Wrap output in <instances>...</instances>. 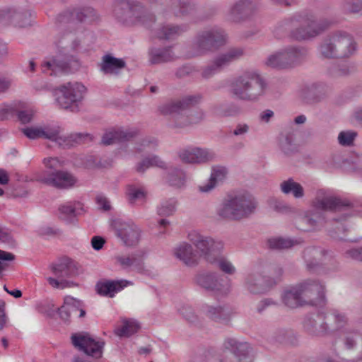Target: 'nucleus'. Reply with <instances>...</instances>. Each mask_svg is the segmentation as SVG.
Listing matches in <instances>:
<instances>
[{
  "instance_id": "f257e3e1",
  "label": "nucleus",
  "mask_w": 362,
  "mask_h": 362,
  "mask_svg": "<svg viewBox=\"0 0 362 362\" xmlns=\"http://www.w3.org/2000/svg\"><path fill=\"white\" fill-rule=\"evenodd\" d=\"M21 131L30 139H47L63 148H69L93 139L92 136L87 133L65 134L62 127L55 122L32 125L23 128Z\"/></svg>"
},
{
  "instance_id": "f03ea898",
  "label": "nucleus",
  "mask_w": 362,
  "mask_h": 362,
  "mask_svg": "<svg viewBox=\"0 0 362 362\" xmlns=\"http://www.w3.org/2000/svg\"><path fill=\"white\" fill-rule=\"evenodd\" d=\"M257 206V200L248 193L228 194L216 206L215 214L220 220L240 221L252 214Z\"/></svg>"
},
{
  "instance_id": "7ed1b4c3",
  "label": "nucleus",
  "mask_w": 362,
  "mask_h": 362,
  "mask_svg": "<svg viewBox=\"0 0 362 362\" xmlns=\"http://www.w3.org/2000/svg\"><path fill=\"white\" fill-rule=\"evenodd\" d=\"M281 297L284 304L289 308L307 303L321 305L325 301V287L320 282L308 279L296 286L286 288Z\"/></svg>"
},
{
  "instance_id": "20e7f679",
  "label": "nucleus",
  "mask_w": 362,
  "mask_h": 362,
  "mask_svg": "<svg viewBox=\"0 0 362 362\" xmlns=\"http://www.w3.org/2000/svg\"><path fill=\"white\" fill-rule=\"evenodd\" d=\"M332 23L330 20H316L315 16L308 12L296 13L285 21L291 30V36L298 40L314 38L327 29Z\"/></svg>"
},
{
  "instance_id": "39448f33",
  "label": "nucleus",
  "mask_w": 362,
  "mask_h": 362,
  "mask_svg": "<svg viewBox=\"0 0 362 362\" xmlns=\"http://www.w3.org/2000/svg\"><path fill=\"white\" fill-rule=\"evenodd\" d=\"M267 88L266 80L255 69L244 71L231 83L230 91L243 100H256L263 95Z\"/></svg>"
},
{
  "instance_id": "423d86ee",
  "label": "nucleus",
  "mask_w": 362,
  "mask_h": 362,
  "mask_svg": "<svg viewBox=\"0 0 362 362\" xmlns=\"http://www.w3.org/2000/svg\"><path fill=\"white\" fill-rule=\"evenodd\" d=\"M313 206L316 209L334 211L340 216L339 218H333L337 225V231L336 233L344 232L346 228L344 221L354 215V210L349 205L345 204L331 190L327 189H320L316 192Z\"/></svg>"
},
{
  "instance_id": "0eeeda50",
  "label": "nucleus",
  "mask_w": 362,
  "mask_h": 362,
  "mask_svg": "<svg viewBox=\"0 0 362 362\" xmlns=\"http://www.w3.org/2000/svg\"><path fill=\"white\" fill-rule=\"evenodd\" d=\"M354 37L344 30L332 33L324 39L318 47L320 55L325 58L349 57L356 50Z\"/></svg>"
},
{
  "instance_id": "6e6552de",
  "label": "nucleus",
  "mask_w": 362,
  "mask_h": 362,
  "mask_svg": "<svg viewBox=\"0 0 362 362\" xmlns=\"http://www.w3.org/2000/svg\"><path fill=\"white\" fill-rule=\"evenodd\" d=\"M202 96L199 94L189 95L182 100L166 102L158 106L159 113L170 120V126L183 127L194 121L186 115L187 109L191 105L199 103Z\"/></svg>"
},
{
  "instance_id": "1a4fd4ad",
  "label": "nucleus",
  "mask_w": 362,
  "mask_h": 362,
  "mask_svg": "<svg viewBox=\"0 0 362 362\" xmlns=\"http://www.w3.org/2000/svg\"><path fill=\"white\" fill-rule=\"evenodd\" d=\"M227 35L219 27L215 26L200 31L192 41V55H202L218 49L226 45Z\"/></svg>"
},
{
  "instance_id": "9d476101",
  "label": "nucleus",
  "mask_w": 362,
  "mask_h": 362,
  "mask_svg": "<svg viewBox=\"0 0 362 362\" xmlns=\"http://www.w3.org/2000/svg\"><path fill=\"white\" fill-rule=\"evenodd\" d=\"M87 92L86 87L80 82H68L60 86L56 92L57 104L64 109L76 111Z\"/></svg>"
},
{
  "instance_id": "9b49d317",
  "label": "nucleus",
  "mask_w": 362,
  "mask_h": 362,
  "mask_svg": "<svg viewBox=\"0 0 362 362\" xmlns=\"http://www.w3.org/2000/svg\"><path fill=\"white\" fill-rule=\"evenodd\" d=\"M187 238L196 248L195 250L199 257H203L208 262L210 259H212L215 252L220 253L224 249V243L223 240L205 235L200 230L197 229L189 230Z\"/></svg>"
},
{
  "instance_id": "f8f14e48",
  "label": "nucleus",
  "mask_w": 362,
  "mask_h": 362,
  "mask_svg": "<svg viewBox=\"0 0 362 362\" xmlns=\"http://www.w3.org/2000/svg\"><path fill=\"white\" fill-rule=\"evenodd\" d=\"M115 13L119 19L132 23L147 24L153 21L154 16L146 11L137 1L129 0H117Z\"/></svg>"
},
{
  "instance_id": "ddd939ff",
  "label": "nucleus",
  "mask_w": 362,
  "mask_h": 362,
  "mask_svg": "<svg viewBox=\"0 0 362 362\" xmlns=\"http://www.w3.org/2000/svg\"><path fill=\"white\" fill-rule=\"evenodd\" d=\"M228 351L233 354L240 362H252L253 355L252 354V349L247 342L240 341L235 338L226 339L222 348L217 352L209 351L206 357L208 359L216 357L219 362H227L223 360L225 351Z\"/></svg>"
},
{
  "instance_id": "4468645a",
  "label": "nucleus",
  "mask_w": 362,
  "mask_h": 362,
  "mask_svg": "<svg viewBox=\"0 0 362 362\" xmlns=\"http://www.w3.org/2000/svg\"><path fill=\"white\" fill-rule=\"evenodd\" d=\"M110 226L115 235L127 246L136 245L141 238L139 227L132 221H124L121 218L111 220Z\"/></svg>"
},
{
  "instance_id": "2eb2a0df",
  "label": "nucleus",
  "mask_w": 362,
  "mask_h": 362,
  "mask_svg": "<svg viewBox=\"0 0 362 362\" xmlns=\"http://www.w3.org/2000/svg\"><path fill=\"white\" fill-rule=\"evenodd\" d=\"M195 281L199 286L217 296H227L231 291L230 281L223 282L222 277L215 272L199 274L195 277Z\"/></svg>"
},
{
  "instance_id": "dca6fc26",
  "label": "nucleus",
  "mask_w": 362,
  "mask_h": 362,
  "mask_svg": "<svg viewBox=\"0 0 362 362\" xmlns=\"http://www.w3.org/2000/svg\"><path fill=\"white\" fill-rule=\"evenodd\" d=\"M53 274L57 277H47V281L53 288L63 289L68 286L69 283L64 278L71 277L77 273L76 263L69 258L60 260L51 267Z\"/></svg>"
},
{
  "instance_id": "f3484780",
  "label": "nucleus",
  "mask_w": 362,
  "mask_h": 362,
  "mask_svg": "<svg viewBox=\"0 0 362 362\" xmlns=\"http://www.w3.org/2000/svg\"><path fill=\"white\" fill-rule=\"evenodd\" d=\"M74 346L86 354L95 358L102 357L105 343L103 340L90 336L89 334H76L71 337Z\"/></svg>"
},
{
  "instance_id": "a211bd4d",
  "label": "nucleus",
  "mask_w": 362,
  "mask_h": 362,
  "mask_svg": "<svg viewBox=\"0 0 362 362\" xmlns=\"http://www.w3.org/2000/svg\"><path fill=\"white\" fill-rule=\"evenodd\" d=\"M325 320L327 321L334 320L337 323V327H339L345 322L346 317L343 314L337 311H334L330 315H327L326 316L317 315L315 319L310 318L306 320L304 327L308 331L313 334H324L327 332V323L325 322Z\"/></svg>"
},
{
  "instance_id": "6ab92c4d",
  "label": "nucleus",
  "mask_w": 362,
  "mask_h": 362,
  "mask_svg": "<svg viewBox=\"0 0 362 362\" xmlns=\"http://www.w3.org/2000/svg\"><path fill=\"white\" fill-rule=\"evenodd\" d=\"M38 179L45 184L59 189L70 188L77 182L76 177L65 170L47 172L43 176H40Z\"/></svg>"
},
{
  "instance_id": "aec40b11",
  "label": "nucleus",
  "mask_w": 362,
  "mask_h": 362,
  "mask_svg": "<svg viewBox=\"0 0 362 362\" xmlns=\"http://www.w3.org/2000/svg\"><path fill=\"white\" fill-rule=\"evenodd\" d=\"M173 256L187 267H195L199 264V255L192 244L187 241L177 243L173 248Z\"/></svg>"
},
{
  "instance_id": "412c9836",
  "label": "nucleus",
  "mask_w": 362,
  "mask_h": 362,
  "mask_svg": "<svg viewBox=\"0 0 362 362\" xmlns=\"http://www.w3.org/2000/svg\"><path fill=\"white\" fill-rule=\"evenodd\" d=\"M144 251H139L129 255H121L117 257V262L124 269H130L137 273L149 275L150 270L144 265Z\"/></svg>"
},
{
  "instance_id": "4be33fe9",
  "label": "nucleus",
  "mask_w": 362,
  "mask_h": 362,
  "mask_svg": "<svg viewBox=\"0 0 362 362\" xmlns=\"http://www.w3.org/2000/svg\"><path fill=\"white\" fill-rule=\"evenodd\" d=\"M228 169L223 165H214L209 179L199 185L198 191L202 194H209L227 178Z\"/></svg>"
},
{
  "instance_id": "5701e85b",
  "label": "nucleus",
  "mask_w": 362,
  "mask_h": 362,
  "mask_svg": "<svg viewBox=\"0 0 362 362\" xmlns=\"http://www.w3.org/2000/svg\"><path fill=\"white\" fill-rule=\"evenodd\" d=\"M138 134L134 127H117L107 130L102 137V143L110 145L115 143H124L135 137Z\"/></svg>"
},
{
  "instance_id": "b1692460",
  "label": "nucleus",
  "mask_w": 362,
  "mask_h": 362,
  "mask_svg": "<svg viewBox=\"0 0 362 362\" xmlns=\"http://www.w3.org/2000/svg\"><path fill=\"white\" fill-rule=\"evenodd\" d=\"M84 211L83 206L78 202H69L61 204L57 215L59 219L66 223H74L76 218Z\"/></svg>"
},
{
  "instance_id": "393cba45",
  "label": "nucleus",
  "mask_w": 362,
  "mask_h": 362,
  "mask_svg": "<svg viewBox=\"0 0 362 362\" xmlns=\"http://www.w3.org/2000/svg\"><path fill=\"white\" fill-rule=\"evenodd\" d=\"M255 8L251 0H239L230 8L228 18L233 21H240L247 17Z\"/></svg>"
},
{
  "instance_id": "a878e982",
  "label": "nucleus",
  "mask_w": 362,
  "mask_h": 362,
  "mask_svg": "<svg viewBox=\"0 0 362 362\" xmlns=\"http://www.w3.org/2000/svg\"><path fill=\"white\" fill-rule=\"evenodd\" d=\"M132 284L133 283L132 281L124 279L105 281L98 282L96 285V289L98 293L102 296L113 297L123 288Z\"/></svg>"
},
{
  "instance_id": "bb28decb",
  "label": "nucleus",
  "mask_w": 362,
  "mask_h": 362,
  "mask_svg": "<svg viewBox=\"0 0 362 362\" xmlns=\"http://www.w3.org/2000/svg\"><path fill=\"white\" fill-rule=\"evenodd\" d=\"M42 71L50 75H57L69 71V64L66 60L62 59L61 54H59L47 58L42 64Z\"/></svg>"
},
{
  "instance_id": "cd10ccee",
  "label": "nucleus",
  "mask_w": 362,
  "mask_h": 362,
  "mask_svg": "<svg viewBox=\"0 0 362 362\" xmlns=\"http://www.w3.org/2000/svg\"><path fill=\"white\" fill-rule=\"evenodd\" d=\"M82 303L81 300L72 296H65L64 298V304L60 308H57L60 318L65 322H69L71 315L78 312Z\"/></svg>"
},
{
  "instance_id": "c85d7f7f",
  "label": "nucleus",
  "mask_w": 362,
  "mask_h": 362,
  "mask_svg": "<svg viewBox=\"0 0 362 362\" xmlns=\"http://www.w3.org/2000/svg\"><path fill=\"white\" fill-rule=\"evenodd\" d=\"M28 16H30L28 11H23L16 8H8L0 11V22L11 23L20 27L25 25L26 23L22 22V20Z\"/></svg>"
},
{
  "instance_id": "c756f323",
  "label": "nucleus",
  "mask_w": 362,
  "mask_h": 362,
  "mask_svg": "<svg viewBox=\"0 0 362 362\" xmlns=\"http://www.w3.org/2000/svg\"><path fill=\"white\" fill-rule=\"evenodd\" d=\"M243 54L240 48H231L224 52L216 55L212 60L218 69L221 71L223 68L228 66L231 62L239 59Z\"/></svg>"
},
{
  "instance_id": "7c9ffc66",
  "label": "nucleus",
  "mask_w": 362,
  "mask_h": 362,
  "mask_svg": "<svg viewBox=\"0 0 362 362\" xmlns=\"http://www.w3.org/2000/svg\"><path fill=\"white\" fill-rule=\"evenodd\" d=\"M95 11L90 7H86L74 11L73 12L66 11L64 14L59 16V21L64 22L65 20L74 19L76 18L79 21H92L95 19Z\"/></svg>"
},
{
  "instance_id": "2f4dec72",
  "label": "nucleus",
  "mask_w": 362,
  "mask_h": 362,
  "mask_svg": "<svg viewBox=\"0 0 362 362\" xmlns=\"http://www.w3.org/2000/svg\"><path fill=\"white\" fill-rule=\"evenodd\" d=\"M282 49L287 68L299 64L307 55V50L303 47L291 46Z\"/></svg>"
},
{
  "instance_id": "473e14b6",
  "label": "nucleus",
  "mask_w": 362,
  "mask_h": 362,
  "mask_svg": "<svg viewBox=\"0 0 362 362\" xmlns=\"http://www.w3.org/2000/svg\"><path fill=\"white\" fill-rule=\"evenodd\" d=\"M151 64H160L174 60L176 58L173 47L151 48L149 52Z\"/></svg>"
},
{
  "instance_id": "72a5a7b5",
  "label": "nucleus",
  "mask_w": 362,
  "mask_h": 362,
  "mask_svg": "<svg viewBox=\"0 0 362 362\" xmlns=\"http://www.w3.org/2000/svg\"><path fill=\"white\" fill-rule=\"evenodd\" d=\"M264 279L259 274H251L244 280L245 288L252 294L264 293L267 291V286L263 284Z\"/></svg>"
},
{
  "instance_id": "f704fd0d",
  "label": "nucleus",
  "mask_w": 362,
  "mask_h": 362,
  "mask_svg": "<svg viewBox=\"0 0 362 362\" xmlns=\"http://www.w3.org/2000/svg\"><path fill=\"white\" fill-rule=\"evenodd\" d=\"M124 65L125 62L122 59L107 54L103 57L100 70L105 74H114L122 69Z\"/></svg>"
},
{
  "instance_id": "c9c22d12",
  "label": "nucleus",
  "mask_w": 362,
  "mask_h": 362,
  "mask_svg": "<svg viewBox=\"0 0 362 362\" xmlns=\"http://www.w3.org/2000/svg\"><path fill=\"white\" fill-rule=\"evenodd\" d=\"M140 329V325L134 319H124L121 325L115 328V333L119 337H129L136 333Z\"/></svg>"
},
{
  "instance_id": "e433bc0d",
  "label": "nucleus",
  "mask_w": 362,
  "mask_h": 362,
  "mask_svg": "<svg viewBox=\"0 0 362 362\" xmlns=\"http://www.w3.org/2000/svg\"><path fill=\"white\" fill-rule=\"evenodd\" d=\"M280 189L285 194H292L296 199H300L305 195L303 187L293 179L289 178L280 184Z\"/></svg>"
},
{
  "instance_id": "4c0bfd02",
  "label": "nucleus",
  "mask_w": 362,
  "mask_h": 362,
  "mask_svg": "<svg viewBox=\"0 0 362 362\" xmlns=\"http://www.w3.org/2000/svg\"><path fill=\"white\" fill-rule=\"evenodd\" d=\"M214 264L219 270L228 275H233L236 272V268L232 262L226 256L222 255H214L212 259L209 262Z\"/></svg>"
},
{
  "instance_id": "58836bf2",
  "label": "nucleus",
  "mask_w": 362,
  "mask_h": 362,
  "mask_svg": "<svg viewBox=\"0 0 362 362\" xmlns=\"http://www.w3.org/2000/svg\"><path fill=\"white\" fill-rule=\"evenodd\" d=\"M21 105L16 109V115L18 120L23 124H27L32 121L36 112L34 107L28 103L18 101Z\"/></svg>"
},
{
  "instance_id": "ea45409f",
  "label": "nucleus",
  "mask_w": 362,
  "mask_h": 362,
  "mask_svg": "<svg viewBox=\"0 0 362 362\" xmlns=\"http://www.w3.org/2000/svg\"><path fill=\"white\" fill-rule=\"evenodd\" d=\"M177 200L175 198H169L160 202L157 207V213L160 216H173L177 210Z\"/></svg>"
},
{
  "instance_id": "a19ab883",
  "label": "nucleus",
  "mask_w": 362,
  "mask_h": 362,
  "mask_svg": "<svg viewBox=\"0 0 362 362\" xmlns=\"http://www.w3.org/2000/svg\"><path fill=\"white\" fill-rule=\"evenodd\" d=\"M203 313L209 318L215 321L226 320L227 313L225 308L217 305H205L202 307Z\"/></svg>"
},
{
  "instance_id": "79ce46f5",
  "label": "nucleus",
  "mask_w": 362,
  "mask_h": 362,
  "mask_svg": "<svg viewBox=\"0 0 362 362\" xmlns=\"http://www.w3.org/2000/svg\"><path fill=\"white\" fill-rule=\"evenodd\" d=\"M182 32L179 26L163 25L154 31L155 35L159 39L168 40L173 38Z\"/></svg>"
},
{
  "instance_id": "37998d69",
  "label": "nucleus",
  "mask_w": 362,
  "mask_h": 362,
  "mask_svg": "<svg viewBox=\"0 0 362 362\" xmlns=\"http://www.w3.org/2000/svg\"><path fill=\"white\" fill-rule=\"evenodd\" d=\"M265 65L272 68H287L283 49L269 54L264 61Z\"/></svg>"
},
{
  "instance_id": "c03bdc74",
  "label": "nucleus",
  "mask_w": 362,
  "mask_h": 362,
  "mask_svg": "<svg viewBox=\"0 0 362 362\" xmlns=\"http://www.w3.org/2000/svg\"><path fill=\"white\" fill-rule=\"evenodd\" d=\"M296 243V240L283 237H273L267 240V245L272 249L289 248Z\"/></svg>"
},
{
  "instance_id": "a18cd8bd",
  "label": "nucleus",
  "mask_w": 362,
  "mask_h": 362,
  "mask_svg": "<svg viewBox=\"0 0 362 362\" xmlns=\"http://www.w3.org/2000/svg\"><path fill=\"white\" fill-rule=\"evenodd\" d=\"M215 158V153L209 148L194 147V164H202L211 161Z\"/></svg>"
},
{
  "instance_id": "49530a36",
  "label": "nucleus",
  "mask_w": 362,
  "mask_h": 362,
  "mask_svg": "<svg viewBox=\"0 0 362 362\" xmlns=\"http://www.w3.org/2000/svg\"><path fill=\"white\" fill-rule=\"evenodd\" d=\"M126 194L129 202L135 203L137 201L144 200L146 192L142 187L129 185L127 187Z\"/></svg>"
},
{
  "instance_id": "de8ad7c7",
  "label": "nucleus",
  "mask_w": 362,
  "mask_h": 362,
  "mask_svg": "<svg viewBox=\"0 0 362 362\" xmlns=\"http://www.w3.org/2000/svg\"><path fill=\"white\" fill-rule=\"evenodd\" d=\"M168 182L176 187L184 186L186 182L185 172L179 169L172 170L168 175Z\"/></svg>"
},
{
  "instance_id": "09e8293b",
  "label": "nucleus",
  "mask_w": 362,
  "mask_h": 362,
  "mask_svg": "<svg viewBox=\"0 0 362 362\" xmlns=\"http://www.w3.org/2000/svg\"><path fill=\"white\" fill-rule=\"evenodd\" d=\"M21 105L18 101L3 104L0 106V120L7 119L16 115V109Z\"/></svg>"
},
{
  "instance_id": "8fccbe9b",
  "label": "nucleus",
  "mask_w": 362,
  "mask_h": 362,
  "mask_svg": "<svg viewBox=\"0 0 362 362\" xmlns=\"http://www.w3.org/2000/svg\"><path fill=\"white\" fill-rule=\"evenodd\" d=\"M323 221L322 215L318 212L307 211L303 217V221L308 226L307 230L316 228Z\"/></svg>"
},
{
  "instance_id": "3c124183",
  "label": "nucleus",
  "mask_w": 362,
  "mask_h": 362,
  "mask_svg": "<svg viewBox=\"0 0 362 362\" xmlns=\"http://www.w3.org/2000/svg\"><path fill=\"white\" fill-rule=\"evenodd\" d=\"M158 145V141L154 137H146L136 144L134 147L136 152L148 151L153 149Z\"/></svg>"
},
{
  "instance_id": "603ef678",
  "label": "nucleus",
  "mask_w": 362,
  "mask_h": 362,
  "mask_svg": "<svg viewBox=\"0 0 362 362\" xmlns=\"http://www.w3.org/2000/svg\"><path fill=\"white\" fill-rule=\"evenodd\" d=\"M267 203L271 209L279 213H286L290 209L289 206L285 202L275 197L269 198Z\"/></svg>"
},
{
  "instance_id": "864d4df0",
  "label": "nucleus",
  "mask_w": 362,
  "mask_h": 362,
  "mask_svg": "<svg viewBox=\"0 0 362 362\" xmlns=\"http://www.w3.org/2000/svg\"><path fill=\"white\" fill-rule=\"evenodd\" d=\"M43 163L46 167V170L40 176H43L47 172L59 171L57 169L63 165L62 162L57 158H46L43 160Z\"/></svg>"
},
{
  "instance_id": "5fc2aeb1",
  "label": "nucleus",
  "mask_w": 362,
  "mask_h": 362,
  "mask_svg": "<svg viewBox=\"0 0 362 362\" xmlns=\"http://www.w3.org/2000/svg\"><path fill=\"white\" fill-rule=\"evenodd\" d=\"M351 72V66L347 64H335L329 70L333 77L345 76Z\"/></svg>"
},
{
  "instance_id": "6e6d98bb",
  "label": "nucleus",
  "mask_w": 362,
  "mask_h": 362,
  "mask_svg": "<svg viewBox=\"0 0 362 362\" xmlns=\"http://www.w3.org/2000/svg\"><path fill=\"white\" fill-rule=\"evenodd\" d=\"M356 136V134L352 131H344L341 132L338 136L339 143L345 146H351Z\"/></svg>"
},
{
  "instance_id": "4d7b16f0",
  "label": "nucleus",
  "mask_w": 362,
  "mask_h": 362,
  "mask_svg": "<svg viewBox=\"0 0 362 362\" xmlns=\"http://www.w3.org/2000/svg\"><path fill=\"white\" fill-rule=\"evenodd\" d=\"M14 259V255L10 252L0 250V278L3 276V273L6 271L11 262Z\"/></svg>"
},
{
  "instance_id": "13d9d810",
  "label": "nucleus",
  "mask_w": 362,
  "mask_h": 362,
  "mask_svg": "<svg viewBox=\"0 0 362 362\" xmlns=\"http://www.w3.org/2000/svg\"><path fill=\"white\" fill-rule=\"evenodd\" d=\"M179 157L185 163L194 164V147L190 146L181 150Z\"/></svg>"
},
{
  "instance_id": "bf43d9fd",
  "label": "nucleus",
  "mask_w": 362,
  "mask_h": 362,
  "mask_svg": "<svg viewBox=\"0 0 362 362\" xmlns=\"http://www.w3.org/2000/svg\"><path fill=\"white\" fill-rule=\"evenodd\" d=\"M35 308L40 313L47 316H52L55 312L54 305L47 302H39L36 304Z\"/></svg>"
},
{
  "instance_id": "052dcab7",
  "label": "nucleus",
  "mask_w": 362,
  "mask_h": 362,
  "mask_svg": "<svg viewBox=\"0 0 362 362\" xmlns=\"http://www.w3.org/2000/svg\"><path fill=\"white\" fill-rule=\"evenodd\" d=\"M220 71L218 68L212 61L211 64L206 66L202 72V76L204 78H210Z\"/></svg>"
},
{
  "instance_id": "680f3d73",
  "label": "nucleus",
  "mask_w": 362,
  "mask_h": 362,
  "mask_svg": "<svg viewBox=\"0 0 362 362\" xmlns=\"http://www.w3.org/2000/svg\"><path fill=\"white\" fill-rule=\"evenodd\" d=\"M345 254L347 258L362 262V247L351 248Z\"/></svg>"
},
{
  "instance_id": "e2e57ef3",
  "label": "nucleus",
  "mask_w": 362,
  "mask_h": 362,
  "mask_svg": "<svg viewBox=\"0 0 362 362\" xmlns=\"http://www.w3.org/2000/svg\"><path fill=\"white\" fill-rule=\"evenodd\" d=\"M250 131V127L245 123L238 124L233 130V134L236 136H243Z\"/></svg>"
},
{
  "instance_id": "0e129e2a",
  "label": "nucleus",
  "mask_w": 362,
  "mask_h": 362,
  "mask_svg": "<svg viewBox=\"0 0 362 362\" xmlns=\"http://www.w3.org/2000/svg\"><path fill=\"white\" fill-rule=\"evenodd\" d=\"M96 203L98 206L105 210L107 211L110 209V203L108 199L103 194H99L96 197Z\"/></svg>"
},
{
  "instance_id": "69168bd1",
  "label": "nucleus",
  "mask_w": 362,
  "mask_h": 362,
  "mask_svg": "<svg viewBox=\"0 0 362 362\" xmlns=\"http://www.w3.org/2000/svg\"><path fill=\"white\" fill-rule=\"evenodd\" d=\"M274 112L272 110H265L259 113V119L262 123H269L274 117Z\"/></svg>"
},
{
  "instance_id": "338daca9",
  "label": "nucleus",
  "mask_w": 362,
  "mask_h": 362,
  "mask_svg": "<svg viewBox=\"0 0 362 362\" xmlns=\"http://www.w3.org/2000/svg\"><path fill=\"white\" fill-rule=\"evenodd\" d=\"M150 160L151 167H157L160 168H166V163L162 160L158 156L153 155L148 157Z\"/></svg>"
},
{
  "instance_id": "774afa93",
  "label": "nucleus",
  "mask_w": 362,
  "mask_h": 362,
  "mask_svg": "<svg viewBox=\"0 0 362 362\" xmlns=\"http://www.w3.org/2000/svg\"><path fill=\"white\" fill-rule=\"evenodd\" d=\"M240 112L239 107L233 104H230L228 106L224 107L223 112L221 113L224 116H234Z\"/></svg>"
}]
</instances>
